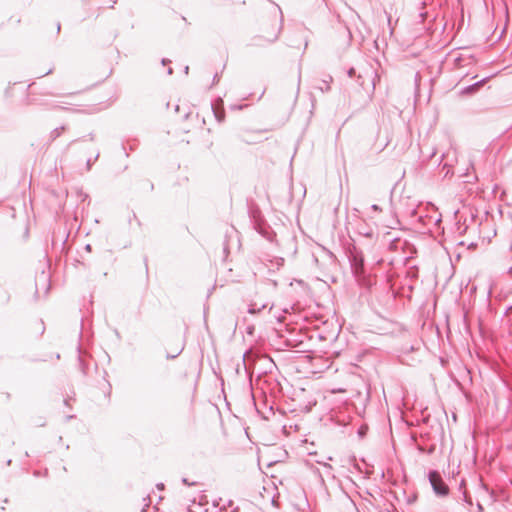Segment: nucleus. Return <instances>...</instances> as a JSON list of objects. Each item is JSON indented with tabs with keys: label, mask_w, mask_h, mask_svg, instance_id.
I'll list each match as a JSON object with an SVG mask.
<instances>
[{
	"label": "nucleus",
	"mask_w": 512,
	"mask_h": 512,
	"mask_svg": "<svg viewBox=\"0 0 512 512\" xmlns=\"http://www.w3.org/2000/svg\"><path fill=\"white\" fill-rule=\"evenodd\" d=\"M52 69H49L45 74L51 73Z\"/></svg>",
	"instance_id": "obj_4"
},
{
	"label": "nucleus",
	"mask_w": 512,
	"mask_h": 512,
	"mask_svg": "<svg viewBox=\"0 0 512 512\" xmlns=\"http://www.w3.org/2000/svg\"><path fill=\"white\" fill-rule=\"evenodd\" d=\"M387 20H388V25H389V26H390V28H391V32H393L394 27H393V26H392V24H391V16H388V19H387Z\"/></svg>",
	"instance_id": "obj_3"
},
{
	"label": "nucleus",
	"mask_w": 512,
	"mask_h": 512,
	"mask_svg": "<svg viewBox=\"0 0 512 512\" xmlns=\"http://www.w3.org/2000/svg\"><path fill=\"white\" fill-rule=\"evenodd\" d=\"M280 34V26L277 22L263 27L258 35V39L260 41V46H265L271 43H274Z\"/></svg>",
	"instance_id": "obj_1"
},
{
	"label": "nucleus",
	"mask_w": 512,
	"mask_h": 512,
	"mask_svg": "<svg viewBox=\"0 0 512 512\" xmlns=\"http://www.w3.org/2000/svg\"><path fill=\"white\" fill-rule=\"evenodd\" d=\"M429 481L433 487V490L436 494L440 496H446L449 493V488L446 483L443 481L441 475L437 471H432L429 473Z\"/></svg>",
	"instance_id": "obj_2"
}]
</instances>
